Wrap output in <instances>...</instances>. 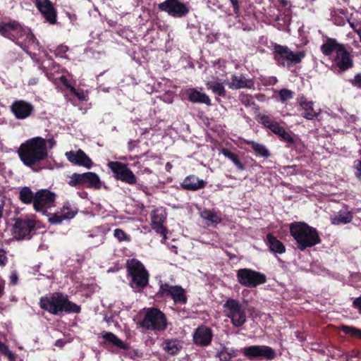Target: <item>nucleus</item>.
<instances>
[{"label": "nucleus", "mask_w": 361, "mask_h": 361, "mask_svg": "<svg viewBox=\"0 0 361 361\" xmlns=\"http://www.w3.org/2000/svg\"><path fill=\"white\" fill-rule=\"evenodd\" d=\"M47 141L42 137H35L20 145L18 154L26 166L32 168L48 157Z\"/></svg>", "instance_id": "f257e3e1"}, {"label": "nucleus", "mask_w": 361, "mask_h": 361, "mask_svg": "<svg viewBox=\"0 0 361 361\" xmlns=\"http://www.w3.org/2000/svg\"><path fill=\"white\" fill-rule=\"evenodd\" d=\"M290 235L298 250L304 251L321 243L317 230L304 221H294L289 225Z\"/></svg>", "instance_id": "f03ea898"}, {"label": "nucleus", "mask_w": 361, "mask_h": 361, "mask_svg": "<svg viewBox=\"0 0 361 361\" xmlns=\"http://www.w3.org/2000/svg\"><path fill=\"white\" fill-rule=\"evenodd\" d=\"M41 309L54 315L62 312L80 313L81 307L68 300V295L62 293L56 292L49 297H42L39 300Z\"/></svg>", "instance_id": "7ed1b4c3"}, {"label": "nucleus", "mask_w": 361, "mask_h": 361, "mask_svg": "<svg viewBox=\"0 0 361 361\" xmlns=\"http://www.w3.org/2000/svg\"><path fill=\"white\" fill-rule=\"evenodd\" d=\"M0 35L17 45H20L19 40L23 38L28 44H34L37 41L32 30L17 20L0 23Z\"/></svg>", "instance_id": "20e7f679"}, {"label": "nucleus", "mask_w": 361, "mask_h": 361, "mask_svg": "<svg viewBox=\"0 0 361 361\" xmlns=\"http://www.w3.org/2000/svg\"><path fill=\"white\" fill-rule=\"evenodd\" d=\"M273 59L282 67L290 68L300 63L305 56L304 51H292L288 46L275 43L273 45Z\"/></svg>", "instance_id": "39448f33"}, {"label": "nucleus", "mask_w": 361, "mask_h": 361, "mask_svg": "<svg viewBox=\"0 0 361 361\" xmlns=\"http://www.w3.org/2000/svg\"><path fill=\"white\" fill-rule=\"evenodd\" d=\"M127 271L131 277L133 288H143L149 282V274L144 265L137 259H132L127 263Z\"/></svg>", "instance_id": "423d86ee"}, {"label": "nucleus", "mask_w": 361, "mask_h": 361, "mask_svg": "<svg viewBox=\"0 0 361 361\" xmlns=\"http://www.w3.org/2000/svg\"><path fill=\"white\" fill-rule=\"evenodd\" d=\"M223 307L226 316L231 319V324L235 327H240L246 322L245 310L239 300L228 298Z\"/></svg>", "instance_id": "0eeeda50"}, {"label": "nucleus", "mask_w": 361, "mask_h": 361, "mask_svg": "<svg viewBox=\"0 0 361 361\" xmlns=\"http://www.w3.org/2000/svg\"><path fill=\"white\" fill-rule=\"evenodd\" d=\"M142 326L147 329L163 331L167 328L166 317L160 310L149 308L142 322Z\"/></svg>", "instance_id": "6e6552de"}, {"label": "nucleus", "mask_w": 361, "mask_h": 361, "mask_svg": "<svg viewBox=\"0 0 361 361\" xmlns=\"http://www.w3.org/2000/svg\"><path fill=\"white\" fill-rule=\"evenodd\" d=\"M156 296L162 299L171 298L176 304L185 305L188 302L185 290L182 286H171L167 283H160Z\"/></svg>", "instance_id": "1a4fd4ad"}, {"label": "nucleus", "mask_w": 361, "mask_h": 361, "mask_svg": "<svg viewBox=\"0 0 361 361\" xmlns=\"http://www.w3.org/2000/svg\"><path fill=\"white\" fill-rule=\"evenodd\" d=\"M107 166L113 173V177L130 185L137 184V178L127 164L121 161H109Z\"/></svg>", "instance_id": "9d476101"}, {"label": "nucleus", "mask_w": 361, "mask_h": 361, "mask_svg": "<svg viewBox=\"0 0 361 361\" xmlns=\"http://www.w3.org/2000/svg\"><path fill=\"white\" fill-rule=\"evenodd\" d=\"M236 276L240 285L248 288H255L267 282L264 274L248 268L238 269Z\"/></svg>", "instance_id": "9b49d317"}, {"label": "nucleus", "mask_w": 361, "mask_h": 361, "mask_svg": "<svg viewBox=\"0 0 361 361\" xmlns=\"http://www.w3.org/2000/svg\"><path fill=\"white\" fill-rule=\"evenodd\" d=\"M244 356L251 361L262 360H272L276 358V353L268 345H250L243 349Z\"/></svg>", "instance_id": "f8f14e48"}, {"label": "nucleus", "mask_w": 361, "mask_h": 361, "mask_svg": "<svg viewBox=\"0 0 361 361\" xmlns=\"http://www.w3.org/2000/svg\"><path fill=\"white\" fill-rule=\"evenodd\" d=\"M13 235L17 240L30 239L31 233L36 229V221L30 219L20 217L13 219Z\"/></svg>", "instance_id": "ddd939ff"}, {"label": "nucleus", "mask_w": 361, "mask_h": 361, "mask_svg": "<svg viewBox=\"0 0 361 361\" xmlns=\"http://www.w3.org/2000/svg\"><path fill=\"white\" fill-rule=\"evenodd\" d=\"M56 195L48 189H40L35 192L34 210L36 212H42L45 214L47 209L54 206Z\"/></svg>", "instance_id": "4468645a"}, {"label": "nucleus", "mask_w": 361, "mask_h": 361, "mask_svg": "<svg viewBox=\"0 0 361 361\" xmlns=\"http://www.w3.org/2000/svg\"><path fill=\"white\" fill-rule=\"evenodd\" d=\"M158 8L173 18L185 17L190 12L187 5L179 0H165L158 5Z\"/></svg>", "instance_id": "2eb2a0df"}, {"label": "nucleus", "mask_w": 361, "mask_h": 361, "mask_svg": "<svg viewBox=\"0 0 361 361\" xmlns=\"http://www.w3.org/2000/svg\"><path fill=\"white\" fill-rule=\"evenodd\" d=\"M332 62L341 72L346 71L354 66L353 55L346 49L345 45L337 51Z\"/></svg>", "instance_id": "dca6fc26"}, {"label": "nucleus", "mask_w": 361, "mask_h": 361, "mask_svg": "<svg viewBox=\"0 0 361 361\" xmlns=\"http://www.w3.org/2000/svg\"><path fill=\"white\" fill-rule=\"evenodd\" d=\"M78 214V209L73 206L69 202L63 204L60 211L51 214L49 221L51 224H59L63 220H69L75 217Z\"/></svg>", "instance_id": "f3484780"}, {"label": "nucleus", "mask_w": 361, "mask_h": 361, "mask_svg": "<svg viewBox=\"0 0 361 361\" xmlns=\"http://www.w3.org/2000/svg\"><path fill=\"white\" fill-rule=\"evenodd\" d=\"M35 5L50 25L57 23V11L50 0H35Z\"/></svg>", "instance_id": "a211bd4d"}, {"label": "nucleus", "mask_w": 361, "mask_h": 361, "mask_svg": "<svg viewBox=\"0 0 361 361\" xmlns=\"http://www.w3.org/2000/svg\"><path fill=\"white\" fill-rule=\"evenodd\" d=\"M11 111L17 119H25L30 116L34 111V106L25 100H16L11 106Z\"/></svg>", "instance_id": "6ab92c4d"}, {"label": "nucleus", "mask_w": 361, "mask_h": 361, "mask_svg": "<svg viewBox=\"0 0 361 361\" xmlns=\"http://www.w3.org/2000/svg\"><path fill=\"white\" fill-rule=\"evenodd\" d=\"M213 336L212 330L209 327L201 325L193 333V342L201 347L208 346L211 344Z\"/></svg>", "instance_id": "aec40b11"}, {"label": "nucleus", "mask_w": 361, "mask_h": 361, "mask_svg": "<svg viewBox=\"0 0 361 361\" xmlns=\"http://www.w3.org/2000/svg\"><path fill=\"white\" fill-rule=\"evenodd\" d=\"M65 155L67 159L74 165L82 166L88 169L93 166L92 159L80 149L75 152H67Z\"/></svg>", "instance_id": "412c9836"}, {"label": "nucleus", "mask_w": 361, "mask_h": 361, "mask_svg": "<svg viewBox=\"0 0 361 361\" xmlns=\"http://www.w3.org/2000/svg\"><path fill=\"white\" fill-rule=\"evenodd\" d=\"M166 215L165 212L154 210L151 214V227L158 234L164 236V238H166L167 229L164 226V224L166 221Z\"/></svg>", "instance_id": "4be33fe9"}, {"label": "nucleus", "mask_w": 361, "mask_h": 361, "mask_svg": "<svg viewBox=\"0 0 361 361\" xmlns=\"http://www.w3.org/2000/svg\"><path fill=\"white\" fill-rule=\"evenodd\" d=\"M206 185L205 180L200 179L194 174L187 176L180 184L182 189L188 191H197L203 189Z\"/></svg>", "instance_id": "5701e85b"}, {"label": "nucleus", "mask_w": 361, "mask_h": 361, "mask_svg": "<svg viewBox=\"0 0 361 361\" xmlns=\"http://www.w3.org/2000/svg\"><path fill=\"white\" fill-rule=\"evenodd\" d=\"M343 45V44L339 43L335 38L327 37L321 45L320 50L324 56H329L334 52L336 54Z\"/></svg>", "instance_id": "b1692460"}, {"label": "nucleus", "mask_w": 361, "mask_h": 361, "mask_svg": "<svg viewBox=\"0 0 361 361\" xmlns=\"http://www.w3.org/2000/svg\"><path fill=\"white\" fill-rule=\"evenodd\" d=\"M265 242L270 252L279 255L286 252V250L284 244L272 233H269L267 234Z\"/></svg>", "instance_id": "393cba45"}, {"label": "nucleus", "mask_w": 361, "mask_h": 361, "mask_svg": "<svg viewBox=\"0 0 361 361\" xmlns=\"http://www.w3.org/2000/svg\"><path fill=\"white\" fill-rule=\"evenodd\" d=\"M185 93L188 100L192 103L205 104L207 106L212 104L209 97L205 93L201 92L195 88H189Z\"/></svg>", "instance_id": "a878e982"}, {"label": "nucleus", "mask_w": 361, "mask_h": 361, "mask_svg": "<svg viewBox=\"0 0 361 361\" xmlns=\"http://www.w3.org/2000/svg\"><path fill=\"white\" fill-rule=\"evenodd\" d=\"M298 102L300 107L304 111L302 114V116L307 120H312L318 116V113L314 110L313 106L314 102L312 101H307L306 97L302 96L298 98Z\"/></svg>", "instance_id": "bb28decb"}, {"label": "nucleus", "mask_w": 361, "mask_h": 361, "mask_svg": "<svg viewBox=\"0 0 361 361\" xmlns=\"http://www.w3.org/2000/svg\"><path fill=\"white\" fill-rule=\"evenodd\" d=\"M257 121L265 128L269 129L273 133L277 135L283 128L277 121L272 119L270 116L259 114L256 117Z\"/></svg>", "instance_id": "cd10ccee"}, {"label": "nucleus", "mask_w": 361, "mask_h": 361, "mask_svg": "<svg viewBox=\"0 0 361 361\" xmlns=\"http://www.w3.org/2000/svg\"><path fill=\"white\" fill-rule=\"evenodd\" d=\"M254 83L252 80L246 79L243 75L231 76V81L229 84L230 88L233 90H239L243 88H251Z\"/></svg>", "instance_id": "c85d7f7f"}, {"label": "nucleus", "mask_w": 361, "mask_h": 361, "mask_svg": "<svg viewBox=\"0 0 361 361\" xmlns=\"http://www.w3.org/2000/svg\"><path fill=\"white\" fill-rule=\"evenodd\" d=\"M102 338L106 341L111 344H112L114 346L123 350H128L130 349L129 344L123 342L121 339L118 338L114 333L109 332V331H103L102 333Z\"/></svg>", "instance_id": "c756f323"}, {"label": "nucleus", "mask_w": 361, "mask_h": 361, "mask_svg": "<svg viewBox=\"0 0 361 361\" xmlns=\"http://www.w3.org/2000/svg\"><path fill=\"white\" fill-rule=\"evenodd\" d=\"M162 348L169 355H177L182 349V343L177 338L166 339L161 344Z\"/></svg>", "instance_id": "7c9ffc66"}, {"label": "nucleus", "mask_w": 361, "mask_h": 361, "mask_svg": "<svg viewBox=\"0 0 361 361\" xmlns=\"http://www.w3.org/2000/svg\"><path fill=\"white\" fill-rule=\"evenodd\" d=\"M84 187L99 190L102 188V181L99 176L94 172H85Z\"/></svg>", "instance_id": "2f4dec72"}, {"label": "nucleus", "mask_w": 361, "mask_h": 361, "mask_svg": "<svg viewBox=\"0 0 361 361\" xmlns=\"http://www.w3.org/2000/svg\"><path fill=\"white\" fill-rule=\"evenodd\" d=\"M244 142L245 144L250 146L257 156H259L264 159H267L271 156L269 150L265 147V145L249 140H245Z\"/></svg>", "instance_id": "473e14b6"}, {"label": "nucleus", "mask_w": 361, "mask_h": 361, "mask_svg": "<svg viewBox=\"0 0 361 361\" xmlns=\"http://www.w3.org/2000/svg\"><path fill=\"white\" fill-rule=\"evenodd\" d=\"M18 199L25 204H32L35 201V192H34L30 187L24 186L20 188L18 195Z\"/></svg>", "instance_id": "72a5a7b5"}, {"label": "nucleus", "mask_w": 361, "mask_h": 361, "mask_svg": "<svg viewBox=\"0 0 361 361\" xmlns=\"http://www.w3.org/2000/svg\"><path fill=\"white\" fill-rule=\"evenodd\" d=\"M353 214L349 211H340L337 215L331 217L333 225L346 224L353 220Z\"/></svg>", "instance_id": "f704fd0d"}, {"label": "nucleus", "mask_w": 361, "mask_h": 361, "mask_svg": "<svg viewBox=\"0 0 361 361\" xmlns=\"http://www.w3.org/2000/svg\"><path fill=\"white\" fill-rule=\"evenodd\" d=\"M221 153L224 157L230 159L238 170L244 171L245 169V165L242 163L237 154L232 152L228 148H223Z\"/></svg>", "instance_id": "c9c22d12"}, {"label": "nucleus", "mask_w": 361, "mask_h": 361, "mask_svg": "<svg viewBox=\"0 0 361 361\" xmlns=\"http://www.w3.org/2000/svg\"><path fill=\"white\" fill-rule=\"evenodd\" d=\"M85 173H73L68 181V185L71 187L80 188L84 187Z\"/></svg>", "instance_id": "e433bc0d"}, {"label": "nucleus", "mask_w": 361, "mask_h": 361, "mask_svg": "<svg viewBox=\"0 0 361 361\" xmlns=\"http://www.w3.org/2000/svg\"><path fill=\"white\" fill-rule=\"evenodd\" d=\"M200 216L202 219L207 220L216 225L221 221V219L209 209H204L202 211L200 214Z\"/></svg>", "instance_id": "4c0bfd02"}, {"label": "nucleus", "mask_w": 361, "mask_h": 361, "mask_svg": "<svg viewBox=\"0 0 361 361\" xmlns=\"http://www.w3.org/2000/svg\"><path fill=\"white\" fill-rule=\"evenodd\" d=\"M207 87L219 97H224L226 96V92L221 83L211 82L207 83Z\"/></svg>", "instance_id": "58836bf2"}, {"label": "nucleus", "mask_w": 361, "mask_h": 361, "mask_svg": "<svg viewBox=\"0 0 361 361\" xmlns=\"http://www.w3.org/2000/svg\"><path fill=\"white\" fill-rule=\"evenodd\" d=\"M341 331L348 335L351 336L357 337L361 339V329L355 326L342 325L341 327Z\"/></svg>", "instance_id": "ea45409f"}, {"label": "nucleus", "mask_w": 361, "mask_h": 361, "mask_svg": "<svg viewBox=\"0 0 361 361\" xmlns=\"http://www.w3.org/2000/svg\"><path fill=\"white\" fill-rule=\"evenodd\" d=\"M114 236L119 241H130V237L121 228H116L114 231Z\"/></svg>", "instance_id": "a19ab883"}, {"label": "nucleus", "mask_w": 361, "mask_h": 361, "mask_svg": "<svg viewBox=\"0 0 361 361\" xmlns=\"http://www.w3.org/2000/svg\"><path fill=\"white\" fill-rule=\"evenodd\" d=\"M280 140L287 143V147H293L296 145V140L288 131H285Z\"/></svg>", "instance_id": "79ce46f5"}, {"label": "nucleus", "mask_w": 361, "mask_h": 361, "mask_svg": "<svg viewBox=\"0 0 361 361\" xmlns=\"http://www.w3.org/2000/svg\"><path fill=\"white\" fill-rule=\"evenodd\" d=\"M70 94L76 97L80 101L87 100V94L82 89L71 87Z\"/></svg>", "instance_id": "37998d69"}, {"label": "nucleus", "mask_w": 361, "mask_h": 361, "mask_svg": "<svg viewBox=\"0 0 361 361\" xmlns=\"http://www.w3.org/2000/svg\"><path fill=\"white\" fill-rule=\"evenodd\" d=\"M280 99L282 102H285L293 98L294 93L288 89H281L279 92Z\"/></svg>", "instance_id": "c03bdc74"}, {"label": "nucleus", "mask_w": 361, "mask_h": 361, "mask_svg": "<svg viewBox=\"0 0 361 361\" xmlns=\"http://www.w3.org/2000/svg\"><path fill=\"white\" fill-rule=\"evenodd\" d=\"M0 353L7 356L10 360L13 361L15 358L14 354L9 350L7 345L0 341Z\"/></svg>", "instance_id": "a18cd8bd"}, {"label": "nucleus", "mask_w": 361, "mask_h": 361, "mask_svg": "<svg viewBox=\"0 0 361 361\" xmlns=\"http://www.w3.org/2000/svg\"><path fill=\"white\" fill-rule=\"evenodd\" d=\"M243 104L245 106L252 107L255 110H259V106L256 102L253 100L252 97L250 96H246L243 100Z\"/></svg>", "instance_id": "49530a36"}, {"label": "nucleus", "mask_w": 361, "mask_h": 361, "mask_svg": "<svg viewBox=\"0 0 361 361\" xmlns=\"http://www.w3.org/2000/svg\"><path fill=\"white\" fill-rule=\"evenodd\" d=\"M216 357L219 358L220 361H231L232 355L226 351L224 347L221 350L217 353Z\"/></svg>", "instance_id": "de8ad7c7"}, {"label": "nucleus", "mask_w": 361, "mask_h": 361, "mask_svg": "<svg viewBox=\"0 0 361 361\" xmlns=\"http://www.w3.org/2000/svg\"><path fill=\"white\" fill-rule=\"evenodd\" d=\"M350 83L353 86L360 89L361 88V73H357L354 76V78L352 79Z\"/></svg>", "instance_id": "09e8293b"}, {"label": "nucleus", "mask_w": 361, "mask_h": 361, "mask_svg": "<svg viewBox=\"0 0 361 361\" xmlns=\"http://www.w3.org/2000/svg\"><path fill=\"white\" fill-rule=\"evenodd\" d=\"M8 262L6 252L4 250L0 249V266L4 267Z\"/></svg>", "instance_id": "8fccbe9b"}, {"label": "nucleus", "mask_w": 361, "mask_h": 361, "mask_svg": "<svg viewBox=\"0 0 361 361\" xmlns=\"http://www.w3.org/2000/svg\"><path fill=\"white\" fill-rule=\"evenodd\" d=\"M59 80H60L61 82L62 83V85L68 89L69 92H71V87H74L73 85H71V84L70 83V81L66 78V76H64V75L61 76Z\"/></svg>", "instance_id": "3c124183"}, {"label": "nucleus", "mask_w": 361, "mask_h": 361, "mask_svg": "<svg viewBox=\"0 0 361 361\" xmlns=\"http://www.w3.org/2000/svg\"><path fill=\"white\" fill-rule=\"evenodd\" d=\"M354 166L357 170L356 176L361 180V160H356L354 161Z\"/></svg>", "instance_id": "603ef678"}, {"label": "nucleus", "mask_w": 361, "mask_h": 361, "mask_svg": "<svg viewBox=\"0 0 361 361\" xmlns=\"http://www.w3.org/2000/svg\"><path fill=\"white\" fill-rule=\"evenodd\" d=\"M233 9V12L236 15H239L240 13V6L238 0H231L230 1Z\"/></svg>", "instance_id": "864d4df0"}, {"label": "nucleus", "mask_w": 361, "mask_h": 361, "mask_svg": "<svg viewBox=\"0 0 361 361\" xmlns=\"http://www.w3.org/2000/svg\"><path fill=\"white\" fill-rule=\"evenodd\" d=\"M353 306L359 310V312L361 314V296L355 298L353 302Z\"/></svg>", "instance_id": "5fc2aeb1"}, {"label": "nucleus", "mask_w": 361, "mask_h": 361, "mask_svg": "<svg viewBox=\"0 0 361 361\" xmlns=\"http://www.w3.org/2000/svg\"><path fill=\"white\" fill-rule=\"evenodd\" d=\"M18 281V276L16 271H13L11 274L10 276V283L12 285H16Z\"/></svg>", "instance_id": "6e6d98bb"}, {"label": "nucleus", "mask_w": 361, "mask_h": 361, "mask_svg": "<svg viewBox=\"0 0 361 361\" xmlns=\"http://www.w3.org/2000/svg\"><path fill=\"white\" fill-rule=\"evenodd\" d=\"M66 343V341L63 339H58L55 342V346L59 348H63L64 345Z\"/></svg>", "instance_id": "4d7b16f0"}, {"label": "nucleus", "mask_w": 361, "mask_h": 361, "mask_svg": "<svg viewBox=\"0 0 361 361\" xmlns=\"http://www.w3.org/2000/svg\"><path fill=\"white\" fill-rule=\"evenodd\" d=\"M281 6L286 7L288 6H290V2L288 0H278Z\"/></svg>", "instance_id": "13d9d810"}, {"label": "nucleus", "mask_w": 361, "mask_h": 361, "mask_svg": "<svg viewBox=\"0 0 361 361\" xmlns=\"http://www.w3.org/2000/svg\"><path fill=\"white\" fill-rule=\"evenodd\" d=\"M351 27L353 28L355 32H356L358 35L360 40L361 42V26L358 29H355L353 25H351Z\"/></svg>", "instance_id": "bf43d9fd"}, {"label": "nucleus", "mask_w": 361, "mask_h": 361, "mask_svg": "<svg viewBox=\"0 0 361 361\" xmlns=\"http://www.w3.org/2000/svg\"><path fill=\"white\" fill-rule=\"evenodd\" d=\"M172 167H173V165H172V164H171L170 162H167V163L166 164L165 169H166V170L167 171H169H169H171V169H172Z\"/></svg>", "instance_id": "052dcab7"}, {"label": "nucleus", "mask_w": 361, "mask_h": 361, "mask_svg": "<svg viewBox=\"0 0 361 361\" xmlns=\"http://www.w3.org/2000/svg\"><path fill=\"white\" fill-rule=\"evenodd\" d=\"M286 131V129L283 127L281 128V130H280V132H279V133H277V135L279 137V138L282 136V135L283 134V133H285Z\"/></svg>", "instance_id": "680f3d73"}, {"label": "nucleus", "mask_w": 361, "mask_h": 361, "mask_svg": "<svg viewBox=\"0 0 361 361\" xmlns=\"http://www.w3.org/2000/svg\"><path fill=\"white\" fill-rule=\"evenodd\" d=\"M4 293V286L0 284V298H1L3 296Z\"/></svg>", "instance_id": "e2e57ef3"}, {"label": "nucleus", "mask_w": 361, "mask_h": 361, "mask_svg": "<svg viewBox=\"0 0 361 361\" xmlns=\"http://www.w3.org/2000/svg\"><path fill=\"white\" fill-rule=\"evenodd\" d=\"M79 195L80 197L85 198L87 195V192L83 191V192L79 193Z\"/></svg>", "instance_id": "0e129e2a"}, {"label": "nucleus", "mask_w": 361, "mask_h": 361, "mask_svg": "<svg viewBox=\"0 0 361 361\" xmlns=\"http://www.w3.org/2000/svg\"><path fill=\"white\" fill-rule=\"evenodd\" d=\"M48 142H49L51 145H54L55 143V141L54 140L53 138H51V139L48 140Z\"/></svg>", "instance_id": "69168bd1"}, {"label": "nucleus", "mask_w": 361, "mask_h": 361, "mask_svg": "<svg viewBox=\"0 0 361 361\" xmlns=\"http://www.w3.org/2000/svg\"><path fill=\"white\" fill-rule=\"evenodd\" d=\"M3 214V207L0 206V219L1 218Z\"/></svg>", "instance_id": "338daca9"}, {"label": "nucleus", "mask_w": 361, "mask_h": 361, "mask_svg": "<svg viewBox=\"0 0 361 361\" xmlns=\"http://www.w3.org/2000/svg\"><path fill=\"white\" fill-rule=\"evenodd\" d=\"M227 255L229 257L230 259H233V258L235 257V255H231L230 253H227Z\"/></svg>", "instance_id": "774afa93"}]
</instances>
